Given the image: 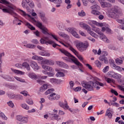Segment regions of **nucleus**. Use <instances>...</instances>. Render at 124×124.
Here are the masks:
<instances>
[{
  "mask_svg": "<svg viewBox=\"0 0 124 124\" xmlns=\"http://www.w3.org/2000/svg\"><path fill=\"white\" fill-rule=\"evenodd\" d=\"M76 56H77V58H78V59H79L80 62H83V61H84V58H83V57L82 56V55H79L78 53V54Z\"/></svg>",
  "mask_w": 124,
  "mask_h": 124,
  "instance_id": "60",
  "label": "nucleus"
},
{
  "mask_svg": "<svg viewBox=\"0 0 124 124\" xmlns=\"http://www.w3.org/2000/svg\"><path fill=\"white\" fill-rule=\"evenodd\" d=\"M0 3L9 4V2L7 1L6 0H0ZM0 9H1L4 13H9L15 17L13 21V24L15 25H16L17 26V24H18V22H23L22 20H20L19 18H17L18 15L13 11V10L16 9V6L14 5L10 4L7 7L0 5Z\"/></svg>",
  "mask_w": 124,
  "mask_h": 124,
  "instance_id": "1",
  "label": "nucleus"
},
{
  "mask_svg": "<svg viewBox=\"0 0 124 124\" xmlns=\"http://www.w3.org/2000/svg\"><path fill=\"white\" fill-rule=\"evenodd\" d=\"M109 70V66H106L103 70V72L106 73Z\"/></svg>",
  "mask_w": 124,
  "mask_h": 124,
  "instance_id": "64",
  "label": "nucleus"
},
{
  "mask_svg": "<svg viewBox=\"0 0 124 124\" xmlns=\"http://www.w3.org/2000/svg\"><path fill=\"white\" fill-rule=\"evenodd\" d=\"M93 53L94 55H101V49L99 48L98 50L97 49H93Z\"/></svg>",
  "mask_w": 124,
  "mask_h": 124,
  "instance_id": "36",
  "label": "nucleus"
},
{
  "mask_svg": "<svg viewBox=\"0 0 124 124\" xmlns=\"http://www.w3.org/2000/svg\"><path fill=\"white\" fill-rule=\"evenodd\" d=\"M55 62L53 60H48L47 65H54Z\"/></svg>",
  "mask_w": 124,
  "mask_h": 124,
  "instance_id": "55",
  "label": "nucleus"
},
{
  "mask_svg": "<svg viewBox=\"0 0 124 124\" xmlns=\"http://www.w3.org/2000/svg\"><path fill=\"white\" fill-rule=\"evenodd\" d=\"M53 92H55V89L53 88L49 89L45 93V94L47 95L48 94H50V93H52Z\"/></svg>",
  "mask_w": 124,
  "mask_h": 124,
  "instance_id": "39",
  "label": "nucleus"
},
{
  "mask_svg": "<svg viewBox=\"0 0 124 124\" xmlns=\"http://www.w3.org/2000/svg\"><path fill=\"white\" fill-rule=\"evenodd\" d=\"M28 4L29 6L32 8L34 7V3L32 0H29Z\"/></svg>",
  "mask_w": 124,
  "mask_h": 124,
  "instance_id": "51",
  "label": "nucleus"
},
{
  "mask_svg": "<svg viewBox=\"0 0 124 124\" xmlns=\"http://www.w3.org/2000/svg\"><path fill=\"white\" fill-rule=\"evenodd\" d=\"M22 66H23V67H25V68H26L27 70H31V67L30 66V64H29V63L27 62H23L22 63Z\"/></svg>",
  "mask_w": 124,
  "mask_h": 124,
  "instance_id": "31",
  "label": "nucleus"
},
{
  "mask_svg": "<svg viewBox=\"0 0 124 124\" xmlns=\"http://www.w3.org/2000/svg\"><path fill=\"white\" fill-rule=\"evenodd\" d=\"M52 85L49 83L44 84L43 86H42L40 88V92H45V90L49 88H51Z\"/></svg>",
  "mask_w": 124,
  "mask_h": 124,
  "instance_id": "15",
  "label": "nucleus"
},
{
  "mask_svg": "<svg viewBox=\"0 0 124 124\" xmlns=\"http://www.w3.org/2000/svg\"><path fill=\"white\" fill-rule=\"evenodd\" d=\"M49 35L52 36L54 39L56 40V41H59V40L58 39V36L57 35L52 34V33H50Z\"/></svg>",
  "mask_w": 124,
  "mask_h": 124,
  "instance_id": "57",
  "label": "nucleus"
},
{
  "mask_svg": "<svg viewBox=\"0 0 124 124\" xmlns=\"http://www.w3.org/2000/svg\"><path fill=\"white\" fill-rule=\"evenodd\" d=\"M15 79H16L17 81H19V82H21V83H25V79L21 78L18 77H15Z\"/></svg>",
  "mask_w": 124,
  "mask_h": 124,
  "instance_id": "52",
  "label": "nucleus"
},
{
  "mask_svg": "<svg viewBox=\"0 0 124 124\" xmlns=\"http://www.w3.org/2000/svg\"><path fill=\"white\" fill-rule=\"evenodd\" d=\"M51 2H54L57 4H62V0H49Z\"/></svg>",
  "mask_w": 124,
  "mask_h": 124,
  "instance_id": "41",
  "label": "nucleus"
},
{
  "mask_svg": "<svg viewBox=\"0 0 124 124\" xmlns=\"http://www.w3.org/2000/svg\"><path fill=\"white\" fill-rule=\"evenodd\" d=\"M66 31H68V32H70L74 36V37H76V38H80V37L79 36V35L77 34V32H76V29L74 28H66Z\"/></svg>",
  "mask_w": 124,
  "mask_h": 124,
  "instance_id": "7",
  "label": "nucleus"
},
{
  "mask_svg": "<svg viewBox=\"0 0 124 124\" xmlns=\"http://www.w3.org/2000/svg\"><path fill=\"white\" fill-rule=\"evenodd\" d=\"M8 105L10 106V107H11L12 108H13L14 107V103L12 101H10L7 103Z\"/></svg>",
  "mask_w": 124,
  "mask_h": 124,
  "instance_id": "61",
  "label": "nucleus"
},
{
  "mask_svg": "<svg viewBox=\"0 0 124 124\" xmlns=\"http://www.w3.org/2000/svg\"><path fill=\"white\" fill-rule=\"evenodd\" d=\"M64 104L62 102H59V105L60 107L62 108H63V109H68V104H67V101L65 100H64Z\"/></svg>",
  "mask_w": 124,
  "mask_h": 124,
  "instance_id": "20",
  "label": "nucleus"
},
{
  "mask_svg": "<svg viewBox=\"0 0 124 124\" xmlns=\"http://www.w3.org/2000/svg\"><path fill=\"white\" fill-rule=\"evenodd\" d=\"M57 64L59 65L60 67H64V66H67V65L63 62H62L61 61H57L56 62Z\"/></svg>",
  "mask_w": 124,
  "mask_h": 124,
  "instance_id": "33",
  "label": "nucleus"
},
{
  "mask_svg": "<svg viewBox=\"0 0 124 124\" xmlns=\"http://www.w3.org/2000/svg\"><path fill=\"white\" fill-rule=\"evenodd\" d=\"M59 51H60L61 53H62V54H64V55H65V56H67V57H62V60H64L66 62H70L71 61H72V62H73L74 63H75V64L78 66V67H80V68H83V65L82 64V63L78 61L77 59H76L75 57L70 54V53L68 52L65 49H60Z\"/></svg>",
  "mask_w": 124,
  "mask_h": 124,
  "instance_id": "2",
  "label": "nucleus"
},
{
  "mask_svg": "<svg viewBox=\"0 0 124 124\" xmlns=\"http://www.w3.org/2000/svg\"><path fill=\"white\" fill-rule=\"evenodd\" d=\"M3 56H4V53H0V72H1V63H2V62H1V57H3Z\"/></svg>",
  "mask_w": 124,
  "mask_h": 124,
  "instance_id": "49",
  "label": "nucleus"
},
{
  "mask_svg": "<svg viewBox=\"0 0 124 124\" xmlns=\"http://www.w3.org/2000/svg\"><path fill=\"white\" fill-rule=\"evenodd\" d=\"M13 99H16L18 100V99H23V96L22 95H13L11 96Z\"/></svg>",
  "mask_w": 124,
  "mask_h": 124,
  "instance_id": "28",
  "label": "nucleus"
},
{
  "mask_svg": "<svg viewBox=\"0 0 124 124\" xmlns=\"http://www.w3.org/2000/svg\"><path fill=\"white\" fill-rule=\"evenodd\" d=\"M93 31H95V32H96L97 33H98L99 35H102L103 36V33H102L101 32V31L100 30V29H99L98 28H95L93 30Z\"/></svg>",
  "mask_w": 124,
  "mask_h": 124,
  "instance_id": "38",
  "label": "nucleus"
},
{
  "mask_svg": "<svg viewBox=\"0 0 124 124\" xmlns=\"http://www.w3.org/2000/svg\"><path fill=\"white\" fill-rule=\"evenodd\" d=\"M42 68L46 70V71H49L50 72H54V69L52 67L47 66L46 65H42Z\"/></svg>",
  "mask_w": 124,
  "mask_h": 124,
  "instance_id": "21",
  "label": "nucleus"
},
{
  "mask_svg": "<svg viewBox=\"0 0 124 124\" xmlns=\"http://www.w3.org/2000/svg\"><path fill=\"white\" fill-rule=\"evenodd\" d=\"M100 2V4L103 8H105V7H111L112 5L110 3H108L107 2H104V0H98Z\"/></svg>",
  "mask_w": 124,
  "mask_h": 124,
  "instance_id": "12",
  "label": "nucleus"
},
{
  "mask_svg": "<svg viewBox=\"0 0 124 124\" xmlns=\"http://www.w3.org/2000/svg\"><path fill=\"white\" fill-rule=\"evenodd\" d=\"M115 62H116V63H117V64H122V63H123V61L122 60L117 58L115 60Z\"/></svg>",
  "mask_w": 124,
  "mask_h": 124,
  "instance_id": "56",
  "label": "nucleus"
},
{
  "mask_svg": "<svg viewBox=\"0 0 124 124\" xmlns=\"http://www.w3.org/2000/svg\"><path fill=\"white\" fill-rule=\"evenodd\" d=\"M79 26L81 28H83V29H84L86 31L90 29V26L83 22L79 23Z\"/></svg>",
  "mask_w": 124,
  "mask_h": 124,
  "instance_id": "26",
  "label": "nucleus"
},
{
  "mask_svg": "<svg viewBox=\"0 0 124 124\" xmlns=\"http://www.w3.org/2000/svg\"><path fill=\"white\" fill-rule=\"evenodd\" d=\"M34 34L37 36V37H39L40 36V32L38 31L37 30L33 32Z\"/></svg>",
  "mask_w": 124,
  "mask_h": 124,
  "instance_id": "63",
  "label": "nucleus"
},
{
  "mask_svg": "<svg viewBox=\"0 0 124 124\" xmlns=\"http://www.w3.org/2000/svg\"><path fill=\"white\" fill-rule=\"evenodd\" d=\"M77 47L80 52H84L86 51L87 48L89 47V44L88 41H85L84 43L79 42L77 44Z\"/></svg>",
  "mask_w": 124,
  "mask_h": 124,
  "instance_id": "5",
  "label": "nucleus"
},
{
  "mask_svg": "<svg viewBox=\"0 0 124 124\" xmlns=\"http://www.w3.org/2000/svg\"><path fill=\"white\" fill-rule=\"evenodd\" d=\"M38 78L37 80V83H38V84H42L43 81L41 80H45V79H47L48 77L47 76H41L40 75H38Z\"/></svg>",
  "mask_w": 124,
  "mask_h": 124,
  "instance_id": "18",
  "label": "nucleus"
},
{
  "mask_svg": "<svg viewBox=\"0 0 124 124\" xmlns=\"http://www.w3.org/2000/svg\"><path fill=\"white\" fill-rule=\"evenodd\" d=\"M87 32H88V33H90V34L92 35V36H93V37H94L95 38H96V37H97V34H96L95 33L92 31V29L91 28V27H89V29L87 30Z\"/></svg>",
  "mask_w": 124,
  "mask_h": 124,
  "instance_id": "23",
  "label": "nucleus"
},
{
  "mask_svg": "<svg viewBox=\"0 0 124 124\" xmlns=\"http://www.w3.org/2000/svg\"><path fill=\"white\" fill-rule=\"evenodd\" d=\"M18 11L19 13H20V14H21V15H22V16H24V17H26V16H28V14H27L26 12L24 11L23 10L19 9L18 10Z\"/></svg>",
  "mask_w": 124,
  "mask_h": 124,
  "instance_id": "40",
  "label": "nucleus"
},
{
  "mask_svg": "<svg viewBox=\"0 0 124 124\" xmlns=\"http://www.w3.org/2000/svg\"><path fill=\"white\" fill-rule=\"evenodd\" d=\"M88 24L89 25H90V26H92V27H93V25L98 26L99 27H103V23H98L94 20H90L88 21Z\"/></svg>",
  "mask_w": 124,
  "mask_h": 124,
  "instance_id": "13",
  "label": "nucleus"
},
{
  "mask_svg": "<svg viewBox=\"0 0 124 124\" xmlns=\"http://www.w3.org/2000/svg\"><path fill=\"white\" fill-rule=\"evenodd\" d=\"M31 66L35 70V71H36V70H38V69H39V66H38L37 63L34 61L31 62Z\"/></svg>",
  "mask_w": 124,
  "mask_h": 124,
  "instance_id": "16",
  "label": "nucleus"
},
{
  "mask_svg": "<svg viewBox=\"0 0 124 124\" xmlns=\"http://www.w3.org/2000/svg\"><path fill=\"white\" fill-rule=\"evenodd\" d=\"M58 34L62 37H66V36H67V34L61 31L58 32Z\"/></svg>",
  "mask_w": 124,
  "mask_h": 124,
  "instance_id": "54",
  "label": "nucleus"
},
{
  "mask_svg": "<svg viewBox=\"0 0 124 124\" xmlns=\"http://www.w3.org/2000/svg\"><path fill=\"white\" fill-rule=\"evenodd\" d=\"M31 43H33V44H38L39 43V42H38V40L36 39H33L31 41Z\"/></svg>",
  "mask_w": 124,
  "mask_h": 124,
  "instance_id": "62",
  "label": "nucleus"
},
{
  "mask_svg": "<svg viewBox=\"0 0 124 124\" xmlns=\"http://www.w3.org/2000/svg\"><path fill=\"white\" fill-rule=\"evenodd\" d=\"M106 31L107 33H112V31L107 27H102V31Z\"/></svg>",
  "mask_w": 124,
  "mask_h": 124,
  "instance_id": "29",
  "label": "nucleus"
},
{
  "mask_svg": "<svg viewBox=\"0 0 124 124\" xmlns=\"http://www.w3.org/2000/svg\"><path fill=\"white\" fill-rule=\"evenodd\" d=\"M48 37H45V39L42 38L40 40V43H41V44H46V45H48V44H53V43H54V41L52 40H48Z\"/></svg>",
  "mask_w": 124,
  "mask_h": 124,
  "instance_id": "9",
  "label": "nucleus"
},
{
  "mask_svg": "<svg viewBox=\"0 0 124 124\" xmlns=\"http://www.w3.org/2000/svg\"><path fill=\"white\" fill-rule=\"evenodd\" d=\"M110 66L113 69L117 70V71H122V67L116 65V64H115V63L114 62V61H111V63H110Z\"/></svg>",
  "mask_w": 124,
  "mask_h": 124,
  "instance_id": "17",
  "label": "nucleus"
},
{
  "mask_svg": "<svg viewBox=\"0 0 124 124\" xmlns=\"http://www.w3.org/2000/svg\"><path fill=\"white\" fill-rule=\"evenodd\" d=\"M69 50H70V51H71L72 52H73V53H74V54H75V55L76 56L77 55H78V52H77V51L75 49H74V48H73V47L72 46H70L69 47Z\"/></svg>",
  "mask_w": 124,
  "mask_h": 124,
  "instance_id": "44",
  "label": "nucleus"
},
{
  "mask_svg": "<svg viewBox=\"0 0 124 124\" xmlns=\"http://www.w3.org/2000/svg\"><path fill=\"white\" fill-rule=\"evenodd\" d=\"M26 103L29 105H33V101L31 99H29L26 100Z\"/></svg>",
  "mask_w": 124,
  "mask_h": 124,
  "instance_id": "53",
  "label": "nucleus"
},
{
  "mask_svg": "<svg viewBox=\"0 0 124 124\" xmlns=\"http://www.w3.org/2000/svg\"><path fill=\"white\" fill-rule=\"evenodd\" d=\"M39 55H40V56H44L45 57H50V53H46L44 52H39Z\"/></svg>",
  "mask_w": 124,
  "mask_h": 124,
  "instance_id": "43",
  "label": "nucleus"
},
{
  "mask_svg": "<svg viewBox=\"0 0 124 124\" xmlns=\"http://www.w3.org/2000/svg\"><path fill=\"white\" fill-rule=\"evenodd\" d=\"M99 59L100 61H101L102 62H104V63H108L109 62H108V58H107L106 57L104 56H101Z\"/></svg>",
  "mask_w": 124,
  "mask_h": 124,
  "instance_id": "25",
  "label": "nucleus"
},
{
  "mask_svg": "<svg viewBox=\"0 0 124 124\" xmlns=\"http://www.w3.org/2000/svg\"><path fill=\"white\" fill-rule=\"evenodd\" d=\"M26 26H27V27H28V28L30 29V30H31V31H35V28H34V27H33L32 25H31V24H30V23L29 22H27L25 24Z\"/></svg>",
  "mask_w": 124,
  "mask_h": 124,
  "instance_id": "35",
  "label": "nucleus"
},
{
  "mask_svg": "<svg viewBox=\"0 0 124 124\" xmlns=\"http://www.w3.org/2000/svg\"><path fill=\"white\" fill-rule=\"evenodd\" d=\"M38 14L44 23H47V18L45 17V14L43 12H39Z\"/></svg>",
  "mask_w": 124,
  "mask_h": 124,
  "instance_id": "14",
  "label": "nucleus"
},
{
  "mask_svg": "<svg viewBox=\"0 0 124 124\" xmlns=\"http://www.w3.org/2000/svg\"><path fill=\"white\" fill-rule=\"evenodd\" d=\"M17 121H19V122H21L23 123V124H27L29 121L28 117L22 116L21 115H18L17 116Z\"/></svg>",
  "mask_w": 124,
  "mask_h": 124,
  "instance_id": "10",
  "label": "nucleus"
},
{
  "mask_svg": "<svg viewBox=\"0 0 124 124\" xmlns=\"http://www.w3.org/2000/svg\"><path fill=\"white\" fill-rule=\"evenodd\" d=\"M78 16H80V17H84V16H86V13L83 10L78 12Z\"/></svg>",
  "mask_w": 124,
  "mask_h": 124,
  "instance_id": "50",
  "label": "nucleus"
},
{
  "mask_svg": "<svg viewBox=\"0 0 124 124\" xmlns=\"http://www.w3.org/2000/svg\"><path fill=\"white\" fill-rule=\"evenodd\" d=\"M36 26L38 28H39V29H40V30H41L43 28V27H44V26L43 25H42V23H41L40 22H36Z\"/></svg>",
  "mask_w": 124,
  "mask_h": 124,
  "instance_id": "48",
  "label": "nucleus"
},
{
  "mask_svg": "<svg viewBox=\"0 0 124 124\" xmlns=\"http://www.w3.org/2000/svg\"><path fill=\"white\" fill-rule=\"evenodd\" d=\"M29 77L30 78H31V79H35V80L38 79V75H36L33 73H29Z\"/></svg>",
  "mask_w": 124,
  "mask_h": 124,
  "instance_id": "22",
  "label": "nucleus"
},
{
  "mask_svg": "<svg viewBox=\"0 0 124 124\" xmlns=\"http://www.w3.org/2000/svg\"><path fill=\"white\" fill-rule=\"evenodd\" d=\"M113 114H114V110H113V108H109L107 109L105 116H107L109 119H112Z\"/></svg>",
  "mask_w": 124,
  "mask_h": 124,
  "instance_id": "11",
  "label": "nucleus"
},
{
  "mask_svg": "<svg viewBox=\"0 0 124 124\" xmlns=\"http://www.w3.org/2000/svg\"><path fill=\"white\" fill-rule=\"evenodd\" d=\"M24 46L26 47V48H29V49H34V47H36L35 45L31 44H27L24 45Z\"/></svg>",
  "mask_w": 124,
  "mask_h": 124,
  "instance_id": "34",
  "label": "nucleus"
},
{
  "mask_svg": "<svg viewBox=\"0 0 124 124\" xmlns=\"http://www.w3.org/2000/svg\"><path fill=\"white\" fill-rule=\"evenodd\" d=\"M2 78L6 80V81H9V82H14L15 79L13 77H11L8 75H4Z\"/></svg>",
  "mask_w": 124,
  "mask_h": 124,
  "instance_id": "19",
  "label": "nucleus"
},
{
  "mask_svg": "<svg viewBox=\"0 0 124 124\" xmlns=\"http://www.w3.org/2000/svg\"><path fill=\"white\" fill-rule=\"evenodd\" d=\"M11 70L12 72H14V73H15L16 74H20V75H24V74H25V72L19 71L18 70H14L12 68Z\"/></svg>",
  "mask_w": 124,
  "mask_h": 124,
  "instance_id": "30",
  "label": "nucleus"
},
{
  "mask_svg": "<svg viewBox=\"0 0 124 124\" xmlns=\"http://www.w3.org/2000/svg\"><path fill=\"white\" fill-rule=\"evenodd\" d=\"M106 81H107V83H114V80L113 79H111L110 78H107L106 79Z\"/></svg>",
  "mask_w": 124,
  "mask_h": 124,
  "instance_id": "58",
  "label": "nucleus"
},
{
  "mask_svg": "<svg viewBox=\"0 0 124 124\" xmlns=\"http://www.w3.org/2000/svg\"><path fill=\"white\" fill-rule=\"evenodd\" d=\"M121 78L122 76L120 74L115 72L113 73L112 78H114V79H119Z\"/></svg>",
  "mask_w": 124,
  "mask_h": 124,
  "instance_id": "37",
  "label": "nucleus"
},
{
  "mask_svg": "<svg viewBox=\"0 0 124 124\" xmlns=\"http://www.w3.org/2000/svg\"><path fill=\"white\" fill-rule=\"evenodd\" d=\"M113 75H114V71H109L108 73V76L110 78H113Z\"/></svg>",
  "mask_w": 124,
  "mask_h": 124,
  "instance_id": "59",
  "label": "nucleus"
},
{
  "mask_svg": "<svg viewBox=\"0 0 124 124\" xmlns=\"http://www.w3.org/2000/svg\"><path fill=\"white\" fill-rule=\"evenodd\" d=\"M0 117L2 119V120H7V117L5 116L4 113L0 111Z\"/></svg>",
  "mask_w": 124,
  "mask_h": 124,
  "instance_id": "46",
  "label": "nucleus"
},
{
  "mask_svg": "<svg viewBox=\"0 0 124 124\" xmlns=\"http://www.w3.org/2000/svg\"><path fill=\"white\" fill-rule=\"evenodd\" d=\"M102 37V40L103 41H104V42H107V43H108L109 42V40L106 37V36H104V34H103V35H101V37Z\"/></svg>",
  "mask_w": 124,
  "mask_h": 124,
  "instance_id": "47",
  "label": "nucleus"
},
{
  "mask_svg": "<svg viewBox=\"0 0 124 124\" xmlns=\"http://www.w3.org/2000/svg\"><path fill=\"white\" fill-rule=\"evenodd\" d=\"M94 63L97 67H98V68H100L101 67V65L102 64H101V62H99V61L96 60L94 62Z\"/></svg>",
  "mask_w": 124,
  "mask_h": 124,
  "instance_id": "42",
  "label": "nucleus"
},
{
  "mask_svg": "<svg viewBox=\"0 0 124 124\" xmlns=\"http://www.w3.org/2000/svg\"><path fill=\"white\" fill-rule=\"evenodd\" d=\"M41 30L42 31V32L44 34H48V35H50V33L48 32V29L46 27L44 26Z\"/></svg>",
  "mask_w": 124,
  "mask_h": 124,
  "instance_id": "32",
  "label": "nucleus"
},
{
  "mask_svg": "<svg viewBox=\"0 0 124 124\" xmlns=\"http://www.w3.org/2000/svg\"><path fill=\"white\" fill-rule=\"evenodd\" d=\"M56 71H58V73L56 74V76L57 77H64L65 75H64V73L62 72H59V71H62V69L61 70H55Z\"/></svg>",
  "mask_w": 124,
  "mask_h": 124,
  "instance_id": "24",
  "label": "nucleus"
},
{
  "mask_svg": "<svg viewBox=\"0 0 124 124\" xmlns=\"http://www.w3.org/2000/svg\"><path fill=\"white\" fill-rule=\"evenodd\" d=\"M91 8L92 10L91 13L95 15V16H98L100 15V12L96 10H100V7L97 4H94L92 6H91ZM94 9H96L94 10Z\"/></svg>",
  "mask_w": 124,
  "mask_h": 124,
  "instance_id": "6",
  "label": "nucleus"
},
{
  "mask_svg": "<svg viewBox=\"0 0 124 124\" xmlns=\"http://www.w3.org/2000/svg\"><path fill=\"white\" fill-rule=\"evenodd\" d=\"M21 107L22 108H23V109H25V110H29V109H30V107H29V106L26 104H21Z\"/></svg>",
  "mask_w": 124,
  "mask_h": 124,
  "instance_id": "45",
  "label": "nucleus"
},
{
  "mask_svg": "<svg viewBox=\"0 0 124 124\" xmlns=\"http://www.w3.org/2000/svg\"><path fill=\"white\" fill-rule=\"evenodd\" d=\"M118 12H119V7L117 6H114L110 9V10L108 13L109 17L115 19H118V18H119Z\"/></svg>",
  "mask_w": 124,
  "mask_h": 124,
  "instance_id": "4",
  "label": "nucleus"
},
{
  "mask_svg": "<svg viewBox=\"0 0 124 124\" xmlns=\"http://www.w3.org/2000/svg\"><path fill=\"white\" fill-rule=\"evenodd\" d=\"M61 98V96L59 94H56V93H52L50 94L49 95L47 96V98L49 100L53 101L54 100H58L60 99Z\"/></svg>",
  "mask_w": 124,
  "mask_h": 124,
  "instance_id": "8",
  "label": "nucleus"
},
{
  "mask_svg": "<svg viewBox=\"0 0 124 124\" xmlns=\"http://www.w3.org/2000/svg\"><path fill=\"white\" fill-rule=\"evenodd\" d=\"M81 85L83 88H85V89L89 92L93 91V86H94V85L100 86V87H104V84L99 81H96L95 82H94L93 81H89L88 82L83 81L81 82Z\"/></svg>",
  "mask_w": 124,
  "mask_h": 124,
  "instance_id": "3",
  "label": "nucleus"
},
{
  "mask_svg": "<svg viewBox=\"0 0 124 124\" xmlns=\"http://www.w3.org/2000/svg\"><path fill=\"white\" fill-rule=\"evenodd\" d=\"M28 3L29 0H22L21 2V5L23 8H27V7H28Z\"/></svg>",
  "mask_w": 124,
  "mask_h": 124,
  "instance_id": "27",
  "label": "nucleus"
}]
</instances>
